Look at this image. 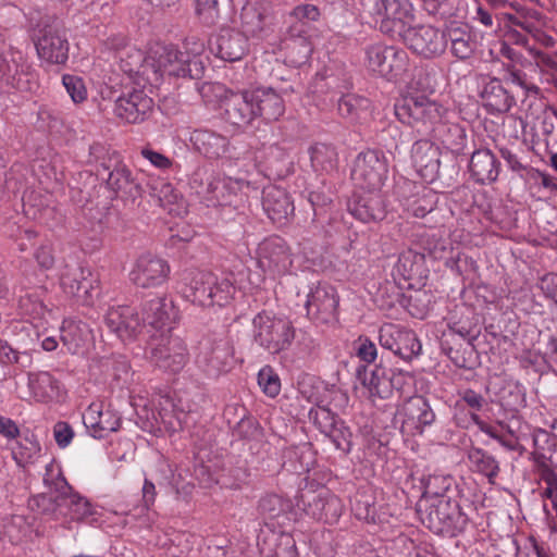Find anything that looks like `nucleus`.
Here are the masks:
<instances>
[{
  "label": "nucleus",
  "instance_id": "nucleus-1",
  "mask_svg": "<svg viewBox=\"0 0 557 557\" xmlns=\"http://www.w3.org/2000/svg\"><path fill=\"white\" fill-rule=\"evenodd\" d=\"M394 112L399 122L426 134L434 132L447 110L424 95H407L396 101Z\"/></svg>",
  "mask_w": 557,
  "mask_h": 557
},
{
  "label": "nucleus",
  "instance_id": "nucleus-2",
  "mask_svg": "<svg viewBox=\"0 0 557 557\" xmlns=\"http://www.w3.org/2000/svg\"><path fill=\"white\" fill-rule=\"evenodd\" d=\"M418 513L421 522L437 534L460 532L468 523L458 502L449 497L420 499Z\"/></svg>",
  "mask_w": 557,
  "mask_h": 557
},
{
  "label": "nucleus",
  "instance_id": "nucleus-3",
  "mask_svg": "<svg viewBox=\"0 0 557 557\" xmlns=\"http://www.w3.org/2000/svg\"><path fill=\"white\" fill-rule=\"evenodd\" d=\"M234 363V346L223 333H210L199 342L196 364L208 377L218 379Z\"/></svg>",
  "mask_w": 557,
  "mask_h": 557
},
{
  "label": "nucleus",
  "instance_id": "nucleus-4",
  "mask_svg": "<svg viewBox=\"0 0 557 557\" xmlns=\"http://www.w3.org/2000/svg\"><path fill=\"white\" fill-rule=\"evenodd\" d=\"M255 342L271 354L287 349L295 337L293 323L284 317L259 312L252 320Z\"/></svg>",
  "mask_w": 557,
  "mask_h": 557
},
{
  "label": "nucleus",
  "instance_id": "nucleus-5",
  "mask_svg": "<svg viewBox=\"0 0 557 557\" xmlns=\"http://www.w3.org/2000/svg\"><path fill=\"white\" fill-rule=\"evenodd\" d=\"M147 357L153 366L178 373L188 362L189 355L186 344L180 337L162 332L159 336H151Z\"/></svg>",
  "mask_w": 557,
  "mask_h": 557
},
{
  "label": "nucleus",
  "instance_id": "nucleus-6",
  "mask_svg": "<svg viewBox=\"0 0 557 557\" xmlns=\"http://www.w3.org/2000/svg\"><path fill=\"white\" fill-rule=\"evenodd\" d=\"M364 54L367 69L388 81L396 79L407 71L409 59L407 52L401 48L376 42L369 45Z\"/></svg>",
  "mask_w": 557,
  "mask_h": 557
},
{
  "label": "nucleus",
  "instance_id": "nucleus-7",
  "mask_svg": "<svg viewBox=\"0 0 557 557\" xmlns=\"http://www.w3.org/2000/svg\"><path fill=\"white\" fill-rule=\"evenodd\" d=\"M387 174L388 164L384 153L368 149L356 157L351 180L360 190L382 191Z\"/></svg>",
  "mask_w": 557,
  "mask_h": 557
},
{
  "label": "nucleus",
  "instance_id": "nucleus-8",
  "mask_svg": "<svg viewBox=\"0 0 557 557\" xmlns=\"http://www.w3.org/2000/svg\"><path fill=\"white\" fill-rule=\"evenodd\" d=\"M373 10L381 17L380 30L392 38H403L414 22L413 8L408 0H376Z\"/></svg>",
  "mask_w": 557,
  "mask_h": 557
},
{
  "label": "nucleus",
  "instance_id": "nucleus-9",
  "mask_svg": "<svg viewBox=\"0 0 557 557\" xmlns=\"http://www.w3.org/2000/svg\"><path fill=\"white\" fill-rule=\"evenodd\" d=\"M534 456L541 466V480L546 483L543 496L549 498L553 509L557 510V474L552 467L557 447V437L545 430L533 434Z\"/></svg>",
  "mask_w": 557,
  "mask_h": 557
},
{
  "label": "nucleus",
  "instance_id": "nucleus-10",
  "mask_svg": "<svg viewBox=\"0 0 557 557\" xmlns=\"http://www.w3.org/2000/svg\"><path fill=\"white\" fill-rule=\"evenodd\" d=\"M0 78L21 92H33L38 88V76L21 51H10L0 60Z\"/></svg>",
  "mask_w": 557,
  "mask_h": 557
},
{
  "label": "nucleus",
  "instance_id": "nucleus-11",
  "mask_svg": "<svg viewBox=\"0 0 557 557\" xmlns=\"http://www.w3.org/2000/svg\"><path fill=\"white\" fill-rule=\"evenodd\" d=\"M107 154L99 164L104 172H108L107 187L121 198L134 200L140 197L141 186L129 168L115 151Z\"/></svg>",
  "mask_w": 557,
  "mask_h": 557
},
{
  "label": "nucleus",
  "instance_id": "nucleus-12",
  "mask_svg": "<svg viewBox=\"0 0 557 557\" xmlns=\"http://www.w3.org/2000/svg\"><path fill=\"white\" fill-rule=\"evenodd\" d=\"M400 432L407 436L422 435L436 421V414L423 396L410 397L397 411Z\"/></svg>",
  "mask_w": 557,
  "mask_h": 557
},
{
  "label": "nucleus",
  "instance_id": "nucleus-13",
  "mask_svg": "<svg viewBox=\"0 0 557 557\" xmlns=\"http://www.w3.org/2000/svg\"><path fill=\"white\" fill-rule=\"evenodd\" d=\"M298 506L311 518L333 524L344 511L342 499L326 488L306 491L300 494Z\"/></svg>",
  "mask_w": 557,
  "mask_h": 557
},
{
  "label": "nucleus",
  "instance_id": "nucleus-14",
  "mask_svg": "<svg viewBox=\"0 0 557 557\" xmlns=\"http://www.w3.org/2000/svg\"><path fill=\"white\" fill-rule=\"evenodd\" d=\"M35 47L41 61L48 64H65L70 51L65 27L57 23L44 26L39 29Z\"/></svg>",
  "mask_w": 557,
  "mask_h": 557
},
{
  "label": "nucleus",
  "instance_id": "nucleus-15",
  "mask_svg": "<svg viewBox=\"0 0 557 557\" xmlns=\"http://www.w3.org/2000/svg\"><path fill=\"white\" fill-rule=\"evenodd\" d=\"M379 342L383 348L406 361L419 356L422 349V345L412 330L395 323H384L380 327Z\"/></svg>",
  "mask_w": 557,
  "mask_h": 557
},
{
  "label": "nucleus",
  "instance_id": "nucleus-16",
  "mask_svg": "<svg viewBox=\"0 0 557 557\" xmlns=\"http://www.w3.org/2000/svg\"><path fill=\"white\" fill-rule=\"evenodd\" d=\"M170 275L169 263L150 252L138 256L129 271L131 282L139 288H154L164 284Z\"/></svg>",
  "mask_w": 557,
  "mask_h": 557
},
{
  "label": "nucleus",
  "instance_id": "nucleus-17",
  "mask_svg": "<svg viewBox=\"0 0 557 557\" xmlns=\"http://www.w3.org/2000/svg\"><path fill=\"white\" fill-rule=\"evenodd\" d=\"M63 292L83 305H91L98 281L89 268L82 264H66L60 277Z\"/></svg>",
  "mask_w": 557,
  "mask_h": 557
},
{
  "label": "nucleus",
  "instance_id": "nucleus-18",
  "mask_svg": "<svg viewBox=\"0 0 557 557\" xmlns=\"http://www.w3.org/2000/svg\"><path fill=\"white\" fill-rule=\"evenodd\" d=\"M154 102L143 89H133L121 95L114 102L113 113L117 120L139 124L150 117Z\"/></svg>",
  "mask_w": 557,
  "mask_h": 557
},
{
  "label": "nucleus",
  "instance_id": "nucleus-19",
  "mask_svg": "<svg viewBox=\"0 0 557 557\" xmlns=\"http://www.w3.org/2000/svg\"><path fill=\"white\" fill-rule=\"evenodd\" d=\"M401 39L409 49L425 59L441 55L447 47L445 32L429 25L409 27Z\"/></svg>",
  "mask_w": 557,
  "mask_h": 557
},
{
  "label": "nucleus",
  "instance_id": "nucleus-20",
  "mask_svg": "<svg viewBox=\"0 0 557 557\" xmlns=\"http://www.w3.org/2000/svg\"><path fill=\"white\" fill-rule=\"evenodd\" d=\"M339 298L336 289L329 284H319L306 301L307 315L319 323H330L337 319Z\"/></svg>",
  "mask_w": 557,
  "mask_h": 557
},
{
  "label": "nucleus",
  "instance_id": "nucleus-21",
  "mask_svg": "<svg viewBox=\"0 0 557 557\" xmlns=\"http://www.w3.org/2000/svg\"><path fill=\"white\" fill-rule=\"evenodd\" d=\"M258 255V263L264 272L282 274L292 264L289 248L280 236L265 238L259 245Z\"/></svg>",
  "mask_w": 557,
  "mask_h": 557
},
{
  "label": "nucleus",
  "instance_id": "nucleus-22",
  "mask_svg": "<svg viewBox=\"0 0 557 557\" xmlns=\"http://www.w3.org/2000/svg\"><path fill=\"white\" fill-rule=\"evenodd\" d=\"M47 297V288L37 286L26 288L18 298L20 313L34 322L37 327L48 324L52 317Z\"/></svg>",
  "mask_w": 557,
  "mask_h": 557
},
{
  "label": "nucleus",
  "instance_id": "nucleus-23",
  "mask_svg": "<svg viewBox=\"0 0 557 557\" xmlns=\"http://www.w3.org/2000/svg\"><path fill=\"white\" fill-rule=\"evenodd\" d=\"M250 90L232 92L222 101L223 119L230 125L244 129L251 125L256 119L252 101L249 100Z\"/></svg>",
  "mask_w": 557,
  "mask_h": 557
},
{
  "label": "nucleus",
  "instance_id": "nucleus-24",
  "mask_svg": "<svg viewBox=\"0 0 557 557\" xmlns=\"http://www.w3.org/2000/svg\"><path fill=\"white\" fill-rule=\"evenodd\" d=\"M104 323L123 342L136 338L143 330L138 313L129 306L110 308L104 315Z\"/></svg>",
  "mask_w": 557,
  "mask_h": 557
},
{
  "label": "nucleus",
  "instance_id": "nucleus-25",
  "mask_svg": "<svg viewBox=\"0 0 557 557\" xmlns=\"http://www.w3.org/2000/svg\"><path fill=\"white\" fill-rule=\"evenodd\" d=\"M83 422L94 437L103 438L120 429L121 417L110 407L104 408L101 403H92L83 413Z\"/></svg>",
  "mask_w": 557,
  "mask_h": 557
},
{
  "label": "nucleus",
  "instance_id": "nucleus-26",
  "mask_svg": "<svg viewBox=\"0 0 557 557\" xmlns=\"http://www.w3.org/2000/svg\"><path fill=\"white\" fill-rule=\"evenodd\" d=\"M189 141L195 151L209 160H219L231 151V141L225 135L209 128H197Z\"/></svg>",
  "mask_w": 557,
  "mask_h": 557
},
{
  "label": "nucleus",
  "instance_id": "nucleus-27",
  "mask_svg": "<svg viewBox=\"0 0 557 557\" xmlns=\"http://www.w3.org/2000/svg\"><path fill=\"white\" fill-rule=\"evenodd\" d=\"M211 52L223 61H239L247 52V37L233 29H221L220 33L211 38Z\"/></svg>",
  "mask_w": 557,
  "mask_h": 557
},
{
  "label": "nucleus",
  "instance_id": "nucleus-28",
  "mask_svg": "<svg viewBox=\"0 0 557 557\" xmlns=\"http://www.w3.org/2000/svg\"><path fill=\"white\" fill-rule=\"evenodd\" d=\"M348 209L355 218L364 223L382 221L386 215L382 191L360 190L349 202Z\"/></svg>",
  "mask_w": 557,
  "mask_h": 557
},
{
  "label": "nucleus",
  "instance_id": "nucleus-29",
  "mask_svg": "<svg viewBox=\"0 0 557 557\" xmlns=\"http://www.w3.org/2000/svg\"><path fill=\"white\" fill-rule=\"evenodd\" d=\"M141 323L150 325L157 331L166 332L171 330V324L175 321L176 311L172 300L165 297H156L147 300L141 309Z\"/></svg>",
  "mask_w": 557,
  "mask_h": 557
},
{
  "label": "nucleus",
  "instance_id": "nucleus-30",
  "mask_svg": "<svg viewBox=\"0 0 557 557\" xmlns=\"http://www.w3.org/2000/svg\"><path fill=\"white\" fill-rule=\"evenodd\" d=\"M262 206L268 216L280 225H285L295 211L289 194L284 188L274 185L263 189Z\"/></svg>",
  "mask_w": 557,
  "mask_h": 557
},
{
  "label": "nucleus",
  "instance_id": "nucleus-31",
  "mask_svg": "<svg viewBox=\"0 0 557 557\" xmlns=\"http://www.w3.org/2000/svg\"><path fill=\"white\" fill-rule=\"evenodd\" d=\"M249 100L252 101L256 119L261 117L265 122H274L285 112L284 100L271 87L251 89Z\"/></svg>",
  "mask_w": 557,
  "mask_h": 557
},
{
  "label": "nucleus",
  "instance_id": "nucleus-32",
  "mask_svg": "<svg viewBox=\"0 0 557 557\" xmlns=\"http://www.w3.org/2000/svg\"><path fill=\"white\" fill-rule=\"evenodd\" d=\"M357 375L361 384L368 389L370 396L380 398L389 397L395 383L404 380L401 373L388 376L386 370L382 367H374L373 369L368 367L360 368L357 371Z\"/></svg>",
  "mask_w": 557,
  "mask_h": 557
},
{
  "label": "nucleus",
  "instance_id": "nucleus-33",
  "mask_svg": "<svg viewBox=\"0 0 557 557\" xmlns=\"http://www.w3.org/2000/svg\"><path fill=\"white\" fill-rule=\"evenodd\" d=\"M411 158L417 171L424 178L433 180L441 168L440 149L430 140H418L411 149Z\"/></svg>",
  "mask_w": 557,
  "mask_h": 557
},
{
  "label": "nucleus",
  "instance_id": "nucleus-34",
  "mask_svg": "<svg viewBox=\"0 0 557 557\" xmlns=\"http://www.w3.org/2000/svg\"><path fill=\"white\" fill-rule=\"evenodd\" d=\"M283 48L290 64L299 66L308 61L313 48L304 24L300 27L289 28L288 36L283 41Z\"/></svg>",
  "mask_w": 557,
  "mask_h": 557
},
{
  "label": "nucleus",
  "instance_id": "nucleus-35",
  "mask_svg": "<svg viewBox=\"0 0 557 557\" xmlns=\"http://www.w3.org/2000/svg\"><path fill=\"white\" fill-rule=\"evenodd\" d=\"M185 53L173 46H164L154 51L156 73L169 76H186L189 73Z\"/></svg>",
  "mask_w": 557,
  "mask_h": 557
},
{
  "label": "nucleus",
  "instance_id": "nucleus-36",
  "mask_svg": "<svg viewBox=\"0 0 557 557\" xmlns=\"http://www.w3.org/2000/svg\"><path fill=\"white\" fill-rule=\"evenodd\" d=\"M445 35L455 58L468 60L473 55L478 41L468 25L453 23L446 28Z\"/></svg>",
  "mask_w": 557,
  "mask_h": 557
},
{
  "label": "nucleus",
  "instance_id": "nucleus-37",
  "mask_svg": "<svg viewBox=\"0 0 557 557\" xmlns=\"http://www.w3.org/2000/svg\"><path fill=\"white\" fill-rule=\"evenodd\" d=\"M469 172L476 183H493L499 174V162L490 149H479L471 154Z\"/></svg>",
  "mask_w": 557,
  "mask_h": 557
},
{
  "label": "nucleus",
  "instance_id": "nucleus-38",
  "mask_svg": "<svg viewBox=\"0 0 557 557\" xmlns=\"http://www.w3.org/2000/svg\"><path fill=\"white\" fill-rule=\"evenodd\" d=\"M483 106L491 113H505L515 102L512 96L505 89L500 81L493 78L487 82L481 91Z\"/></svg>",
  "mask_w": 557,
  "mask_h": 557
},
{
  "label": "nucleus",
  "instance_id": "nucleus-39",
  "mask_svg": "<svg viewBox=\"0 0 557 557\" xmlns=\"http://www.w3.org/2000/svg\"><path fill=\"white\" fill-rule=\"evenodd\" d=\"M260 158L265 169L276 177H285L292 172L293 161L289 153L278 144L263 146Z\"/></svg>",
  "mask_w": 557,
  "mask_h": 557
},
{
  "label": "nucleus",
  "instance_id": "nucleus-40",
  "mask_svg": "<svg viewBox=\"0 0 557 557\" xmlns=\"http://www.w3.org/2000/svg\"><path fill=\"white\" fill-rule=\"evenodd\" d=\"M28 387L33 397L40 403H50L59 397V383L46 371L28 373Z\"/></svg>",
  "mask_w": 557,
  "mask_h": 557
},
{
  "label": "nucleus",
  "instance_id": "nucleus-41",
  "mask_svg": "<svg viewBox=\"0 0 557 557\" xmlns=\"http://www.w3.org/2000/svg\"><path fill=\"white\" fill-rule=\"evenodd\" d=\"M434 136L454 154H461L467 147L466 129L457 123L441 122L434 129Z\"/></svg>",
  "mask_w": 557,
  "mask_h": 557
},
{
  "label": "nucleus",
  "instance_id": "nucleus-42",
  "mask_svg": "<svg viewBox=\"0 0 557 557\" xmlns=\"http://www.w3.org/2000/svg\"><path fill=\"white\" fill-rule=\"evenodd\" d=\"M215 274L211 272H200L196 274L186 290V297L195 305L200 307H212L213 300L210 298L212 287L214 286Z\"/></svg>",
  "mask_w": 557,
  "mask_h": 557
},
{
  "label": "nucleus",
  "instance_id": "nucleus-43",
  "mask_svg": "<svg viewBox=\"0 0 557 557\" xmlns=\"http://www.w3.org/2000/svg\"><path fill=\"white\" fill-rule=\"evenodd\" d=\"M467 458L470 469L487 478L490 483L495 482V478L499 473V462L497 459L480 447H470L467 451Z\"/></svg>",
  "mask_w": 557,
  "mask_h": 557
},
{
  "label": "nucleus",
  "instance_id": "nucleus-44",
  "mask_svg": "<svg viewBox=\"0 0 557 557\" xmlns=\"http://www.w3.org/2000/svg\"><path fill=\"white\" fill-rule=\"evenodd\" d=\"M425 258L413 249H406L399 253L398 260L394 265V273L404 280H414L420 277L424 271Z\"/></svg>",
  "mask_w": 557,
  "mask_h": 557
},
{
  "label": "nucleus",
  "instance_id": "nucleus-45",
  "mask_svg": "<svg viewBox=\"0 0 557 557\" xmlns=\"http://www.w3.org/2000/svg\"><path fill=\"white\" fill-rule=\"evenodd\" d=\"M309 154L315 172L331 173L337 169V152L332 145L317 143L309 148Z\"/></svg>",
  "mask_w": 557,
  "mask_h": 557
},
{
  "label": "nucleus",
  "instance_id": "nucleus-46",
  "mask_svg": "<svg viewBox=\"0 0 557 557\" xmlns=\"http://www.w3.org/2000/svg\"><path fill=\"white\" fill-rule=\"evenodd\" d=\"M218 178L203 169L196 170L190 178L191 189L207 207H216L218 200L212 197V190Z\"/></svg>",
  "mask_w": 557,
  "mask_h": 557
},
{
  "label": "nucleus",
  "instance_id": "nucleus-47",
  "mask_svg": "<svg viewBox=\"0 0 557 557\" xmlns=\"http://www.w3.org/2000/svg\"><path fill=\"white\" fill-rule=\"evenodd\" d=\"M24 213L40 222H47L52 215L54 208L48 202V198L38 191H29L23 196Z\"/></svg>",
  "mask_w": 557,
  "mask_h": 557
},
{
  "label": "nucleus",
  "instance_id": "nucleus-48",
  "mask_svg": "<svg viewBox=\"0 0 557 557\" xmlns=\"http://www.w3.org/2000/svg\"><path fill=\"white\" fill-rule=\"evenodd\" d=\"M435 205V193L431 189L422 188L421 193H417L404 201V209L408 214L421 219L432 212Z\"/></svg>",
  "mask_w": 557,
  "mask_h": 557
},
{
  "label": "nucleus",
  "instance_id": "nucleus-49",
  "mask_svg": "<svg viewBox=\"0 0 557 557\" xmlns=\"http://www.w3.org/2000/svg\"><path fill=\"white\" fill-rule=\"evenodd\" d=\"M370 99L355 94L342 96L337 102L339 114L348 120L356 121L370 109Z\"/></svg>",
  "mask_w": 557,
  "mask_h": 557
},
{
  "label": "nucleus",
  "instance_id": "nucleus-50",
  "mask_svg": "<svg viewBox=\"0 0 557 557\" xmlns=\"http://www.w3.org/2000/svg\"><path fill=\"white\" fill-rule=\"evenodd\" d=\"M290 509V502L276 494L263 496L258 504V511L264 520L278 519L287 515Z\"/></svg>",
  "mask_w": 557,
  "mask_h": 557
},
{
  "label": "nucleus",
  "instance_id": "nucleus-51",
  "mask_svg": "<svg viewBox=\"0 0 557 557\" xmlns=\"http://www.w3.org/2000/svg\"><path fill=\"white\" fill-rule=\"evenodd\" d=\"M453 478L444 474H430L422 480L424 498L446 497L445 493L450 488Z\"/></svg>",
  "mask_w": 557,
  "mask_h": 557
},
{
  "label": "nucleus",
  "instance_id": "nucleus-52",
  "mask_svg": "<svg viewBox=\"0 0 557 557\" xmlns=\"http://www.w3.org/2000/svg\"><path fill=\"white\" fill-rule=\"evenodd\" d=\"M39 453L40 446L36 441L24 438L13 448L12 456L18 466L26 467L35 461Z\"/></svg>",
  "mask_w": 557,
  "mask_h": 557
},
{
  "label": "nucleus",
  "instance_id": "nucleus-53",
  "mask_svg": "<svg viewBox=\"0 0 557 557\" xmlns=\"http://www.w3.org/2000/svg\"><path fill=\"white\" fill-rule=\"evenodd\" d=\"M536 64L542 72V81L557 86V62L554 54L535 50Z\"/></svg>",
  "mask_w": 557,
  "mask_h": 557
},
{
  "label": "nucleus",
  "instance_id": "nucleus-54",
  "mask_svg": "<svg viewBox=\"0 0 557 557\" xmlns=\"http://www.w3.org/2000/svg\"><path fill=\"white\" fill-rule=\"evenodd\" d=\"M459 399L455 403V410H463L466 407H469L470 412L469 417L471 418V412H475L478 414L484 406H486V399L482 394L467 388L458 393Z\"/></svg>",
  "mask_w": 557,
  "mask_h": 557
},
{
  "label": "nucleus",
  "instance_id": "nucleus-55",
  "mask_svg": "<svg viewBox=\"0 0 557 557\" xmlns=\"http://www.w3.org/2000/svg\"><path fill=\"white\" fill-rule=\"evenodd\" d=\"M324 435L331 440L336 449L345 453L350 450L351 432L341 419Z\"/></svg>",
  "mask_w": 557,
  "mask_h": 557
},
{
  "label": "nucleus",
  "instance_id": "nucleus-56",
  "mask_svg": "<svg viewBox=\"0 0 557 557\" xmlns=\"http://www.w3.org/2000/svg\"><path fill=\"white\" fill-rule=\"evenodd\" d=\"M196 14L206 26H213L220 20L218 0H196Z\"/></svg>",
  "mask_w": 557,
  "mask_h": 557
},
{
  "label": "nucleus",
  "instance_id": "nucleus-57",
  "mask_svg": "<svg viewBox=\"0 0 557 557\" xmlns=\"http://www.w3.org/2000/svg\"><path fill=\"white\" fill-rule=\"evenodd\" d=\"M258 384L263 393L275 397L281 391V380L270 366L263 367L258 373Z\"/></svg>",
  "mask_w": 557,
  "mask_h": 557
},
{
  "label": "nucleus",
  "instance_id": "nucleus-58",
  "mask_svg": "<svg viewBox=\"0 0 557 557\" xmlns=\"http://www.w3.org/2000/svg\"><path fill=\"white\" fill-rule=\"evenodd\" d=\"M309 420L317 426V429L325 434L338 421V418L330 409L318 406L309 411Z\"/></svg>",
  "mask_w": 557,
  "mask_h": 557
},
{
  "label": "nucleus",
  "instance_id": "nucleus-59",
  "mask_svg": "<svg viewBox=\"0 0 557 557\" xmlns=\"http://www.w3.org/2000/svg\"><path fill=\"white\" fill-rule=\"evenodd\" d=\"M63 507L67 508L65 515H70L72 520H84L92 515L90 503L77 493H74Z\"/></svg>",
  "mask_w": 557,
  "mask_h": 557
},
{
  "label": "nucleus",
  "instance_id": "nucleus-60",
  "mask_svg": "<svg viewBox=\"0 0 557 557\" xmlns=\"http://www.w3.org/2000/svg\"><path fill=\"white\" fill-rule=\"evenodd\" d=\"M235 293V287L232 282L225 277H218L215 275L214 286L210 298L213 300V306H224L230 302Z\"/></svg>",
  "mask_w": 557,
  "mask_h": 557
},
{
  "label": "nucleus",
  "instance_id": "nucleus-61",
  "mask_svg": "<svg viewBox=\"0 0 557 557\" xmlns=\"http://www.w3.org/2000/svg\"><path fill=\"white\" fill-rule=\"evenodd\" d=\"M62 83L75 103H81L86 100L87 89L82 77L72 74H64Z\"/></svg>",
  "mask_w": 557,
  "mask_h": 557
},
{
  "label": "nucleus",
  "instance_id": "nucleus-62",
  "mask_svg": "<svg viewBox=\"0 0 557 557\" xmlns=\"http://www.w3.org/2000/svg\"><path fill=\"white\" fill-rule=\"evenodd\" d=\"M49 487L52 499L59 508H62L66 500H69L70 497L75 493L61 473H59L58 478L51 482Z\"/></svg>",
  "mask_w": 557,
  "mask_h": 557
},
{
  "label": "nucleus",
  "instance_id": "nucleus-63",
  "mask_svg": "<svg viewBox=\"0 0 557 557\" xmlns=\"http://www.w3.org/2000/svg\"><path fill=\"white\" fill-rule=\"evenodd\" d=\"M0 363L3 366L20 364L22 368L28 367L29 357L27 354H21L13 349L5 341L0 338Z\"/></svg>",
  "mask_w": 557,
  "mask_h": 557
},
{
  "label": "nucleus",
  "instance_id": "nucleus-64",
  "mask_svg": "<svg viewBox=\"0 0 557 557\" xmlns=\"http://www.w3.org/2000/svg\"><path fill=\"white\" fill-rule=\"evenodd\" d=\"M143 61V53L139 50L131 49L125 51L124 55L120 57V69L132 76L133 74L139 73Z\"/></svg>",
  "mask_w": 557,
  "mask_h": 557
}]
</instances>
